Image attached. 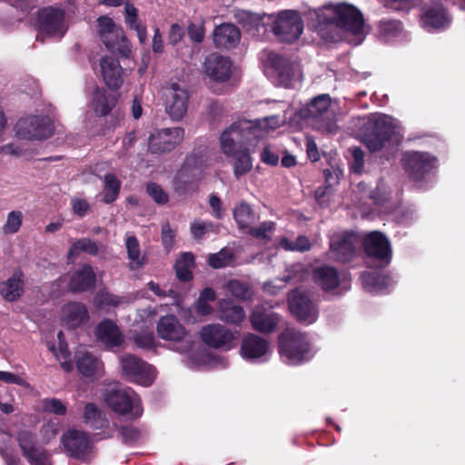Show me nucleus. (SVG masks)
Instances as JSON below:
<instances>
[{
  "instance_id": "50",
  "label": "nucleus",
  "mask_w": 465,
  "mask_h": 465,
  "mask_svg": "<svg viewBox=\"0 0 465 465\" xmlns=\"http://www.w3.org/2000/svg\"><path fill=\"white\" fill-rule=\"evenodd\" d=\"M123 297L110 293L106 290H101L95 297V303L98 307L113 306L116 307L124 303Z\"/></svg>"
},
{
  "instance_id": "64",
  "label": "nucleus",
  "mask_w": 465,
  "mask_h": 465,
  "mask_svg": "<svg viewBox=\"0 0 465 465\" xmlns=\"http://www.w3.org/2000/svg\"><path fill=\"white\" fill-rule=\"evenodd\" d=\"M261 160L264 163L276 165L279 162V156L272 153L269 146H265L261 153Z\"/></svg>"
},
{
  "instance_id": "18",
  "label": "nucleus",
  "mask_w": 465,
  "mask_h": 465,
  "mask_svg": "<svg viewBox=\"0 0 465 465\" xmlns=\"http://www.w3.org/2000/svg\"><path fill=\"white\" fill-rule=\"evenodd\" d=\"M404 168L414 181L421 180L437 166V158L428 153L407 152L403 155Z\"/></svg>"
},
{
  "instance_id": "62",
  "label": "nucleus",
  "mask_w": 465,
  "mask_h": 465,
  "mask_svg": "<svg viewBox=\"0 0 465 465\" xmlns=\"http://www.w3.org/2000/svg\"><path fill=\"white\" fill-rule=\"evenodd\" d=\"M209 204L213 210V217L217 219H222L223 216V213L222 209L221 199L217 195L212 194L209 198Z\"/></svg>"
},
{
  "instance_id": "56",
  "label": "nucleus",
  "mask_w": 465,
  "mask_h": 465,
  "mask_svg": "<svg viewBox=\"0 0 465 465\" xmlns=\"http://www.w3.org/2000/svg\"><path fill=\"white\" fill-rule=\"evenodd\" d=\"M274 223L272 222L262 223L258 227H250L249 233L258 239H269L270 233L273 231Z\"/></svg>"
},
{
  "instance_id": "48",
  "label": "nucleus",
  "mask_w": 465,
  "mask_h": 465,
  "mask_svg": "<svg viewBox=\"0 0 465 465\" xmlns=\"http://www.w3.org/2000/svg\"><path fill=\"white\" fill-rule=\"evenodd\" d=\"M42 407L45 412L63 416L66 414L67 407L64 402L56 398H45L42 401Z\"/></svg>"
},
{
  "instance_id": "16",
  "label": "nucleus",
  "mask_w": 465,
  "mask_h": 465,
  "mask_svg": "<svg viewBox=\"0 0 465 465\" xmlns=\"http://www.w3.org/2000/svg\"><path fill=\"white\" fill-rule=\"evenodd\" d=\"M61 443L70 457L81 460L84 459L93 449L89 433L76 429H70L64 432L61 437Z\"/></svg>"
},
{
  "instance_id": "57",
  "label": "nucleus",
  "mask_w": 465,
  "mask_h": 465,
  "mask_svg": "<svg viewBox=\"0 0 465 465\" xmlns=\"http://www.w3.org/2000/svg\"><path fill=\"white\" fill-rule=\"evenodd\" d=\"M363 288L370 292H377L379 273L365 272L361 276Z\"/></svg>"
},
{
  "instance_id": "60",
  "label": "nucleus",
  "mask_w": 465,
  "mask_h": 465,
  "mask_svg": "<svg viewBox=\"0 0 465 465\" xmlns=\"http://www.w3.org/2000/svg\"><path fill=\"white\" fill-rule=\"evenodd\" d=\"M73 211L80 217L86 215L90 209L88 202L84 199L74 198L71 201Z\"/></svg>"
},
{
  "instance_id": "63",
  "label": "nucleus",
  "mask_w": 465,
  "mask_h": 465,
  "mask_svg": "<svg viewBox=\"0 0 465 465\" xmlns=\"http://www.w3.org/2000/svg\"><path fill=\"white\" fill-rule=\"evenodd\" d=\"M174 238V232L171 228L169 223H165L162 225V241L165 247H169L173 244Z\"/></svg>"
},
{
  "instance_id": "29",
  "label": "nucleus",
  "mask_w": 465,
  "mask_h": 465,
  "mask_svg": "<svg viewBox=\"0 0 465 465\" xmlns=\"http://www.w3.org/2000/svg\"><path fill=\"white\" fill-rule=\"evenodd\" d=\"M25 292V274L21 269H15L12 275L0 286L2 297L9 302L17 301Z\"/></svg>"
},
{
  "instance_id": "59",
  "label": "nucleus",
  "mask_w": 465,
  "mask_h": 465,
  "mask_svg": "<svg viewBox=\"0 0 465 465\" xmlns=\"http://www.w3.org/2000/svg\"><path fill=\"white\" fill-rule=\"evenodd\" d=\"M323 174L325 183L328 186L331 187L339 183V181L342 176V171L339 167H331V169H324Z\"/></svg>"
},
{
  "instance_id": "30",
  "label": "nucleus",
  "mask_w": 465,
  "mask_h": 465,
  "mask_svg": "<svg viewBox=\"0 0 465 465\" xmlns=\"http://www.w3.org/2000/svg\"><path fill=\"white\" fill-rule=\"evenodd\" d=\"M89 320L86 306L78 302H71L62 309V321L69 328L74 329L82 326Z\"/></svg>"
},
{
  "instance_id": "3",
  "label": "nucleus",
  "mask_w": 465,
  "mask_h": 465,
  "mask_svg": "<svg viewBox=\"0 0 465 465\" xmlns=\"http://www.w3.org/2000/svg\"><path fill=\"white\" fill-rule=\"evenodd\" d=\"M404 136L399 122L386 114H374L362 127V140L371 153L398 146Z\"/></svg>"
},
{
  "instance_id": "22",
  "label": "nucleus",
  "mask_w": 465,
  "mask_h": 465,
  "mask_svg": "<svg viewBox=\"0 0 465 465\" xmlns=\"http://www.w3.org/2000/svg\"><path fill=\"white\" fill-rule=\"evenodd\" d=\"M203 69L204 75L211 81L224 83L231 78L232 62L226 56L211 54L205 57Z\"/></svg>"
},
{
  "instance_id": "31",
  "label": "nucleus",
  "mask_w": 465,
  "mask_h": 465,
  "mask_svg": "<svg viewBox=\"0 0 465 465\" xmlns=\"http://www.w3.org/2000/svg\"><path fill=\"white\" fill-rule=\"evenodd\" d=\"M279 320L277 313L267 312L262 306H255L250 318L252 328L263 333L272 332Z\"/></svg>"
},
{
  "instance_id": "4",
  "label": "nucleus",
  "mask_w": 465,
  "mask_h": 465,
  "mask_svg": "<svg viewBox=\"0 0 465 465\" xmlns=\"http://www.w3.org/2000/svg\"><path fill=\"white\" fill-rule=\"evenodd\" d=\"M35 28L37 31L36 39H62L70 26L66 10L60 5H45L35 12Z\"/></svg>"
},
{
  "instance_id": "20",
  "label": "nucleus",
  "mask_w": 465,
  "mask_h": 465,
  "mask_svg": "<svg viewBox=\"0 0 465 465\" xmlns=\"http://www.w3.org/2000/svg\"><path fill=\"white\" fill-rule=\"evenodd\" d=\"M365 252L378 261L381 267L391 261V249L389 240L379 232L369 233L363 240Z\"/></svg>"
},
{
  "instance_id": "40",
  "label": "nucleus",
  "mask_w": 465,
  "mask_h": 465,
  "mask_svg": "<svg viewBox=\"0 0 465 465\" xmlns=\"http://www.w3.org/2000/svg\"><path fill=\"white\" fill-rule=\"evenodd\" d=\"M233 217L241 229L250 228L256 221V215L251 206L242 202L235 206L233 210Z\"/></svg>"
},
{
  "instance_id": "12",
  "label": "nucleus",
  "mask_w": 465,
  "mask_h": 465,
  "mask_svg": "<svg viewBox=\"0 0 465 465\" xmlns=\"http://www.w3.org/2000/svg\"><path fill=\"white\" fill-rule=\"evenodd\" d=\"M15 134L25 140H42L48 138L54 131L49 117L30 115L21 118L15 124Z\"/></svg>"
},
{
  "instance_id": "52",
  "label": "nucleus",
  "mask_w": 465,
  "mask_h": 465,
  "mask_svg": "<svg viewBox=\"0 0 465 465\" xmlns=\"http://www.w3.org/2000/svg\"><path fill=\"white\" fill-rule=\"evenodd\" d=\"M146 192L158 204H165L169 201L167 193L155 183H149L146 185Z\"/></svg>"
},
{
  "instance_id": "33",
  "label": "nucleus",
  "mask_w": 465,
  "mask_h": 465,
  "mask_svg": "<svg viewBox=\"0 0 465 465\" xmlns=\"http://www.w3.org/2000/svg\"><path fill=\"white\" fill-rule=\"evenodd\" d=\"M95 335L98 341L108 349L118 347L124 341L119 328L110 320H104L97 326Z\"/></svg>"
},
{
  "instance_id": "17",
  "label": "nucleus",
  "mask_w": 465,
  "mask_h": 465,
  "mask_svg": "<svg viewBox=\"0 0 465 465\" xmlns=\"http://www.w3.org/2000/svg\"><path fill=\"white\" fill-rule=\"evenodd\" d=\"M183 135L184 131L180 127L156 130L149 137L148 149L152 153L170 152L183 141Z\"/></svg>"
},
{
  "instance_id": "49",
  "label": "nucleus",
  "mask_w": 465,
  "mask_h": 465,
  "mask_svg": "<svg viewBox=\"0 0 465 465\" xmlns=\"http://www.w3.org/2000/svg\"><path fill=\"white\" fill-rule=\"evenodd\" d=\"M401 30V24L399 21L383 20L379 25V32L386 40L397 36Z\"/></svg>"
},
{
  "instance_id": "5",
  "label": "nucleus",
  "mask_w": 465,
  "mask_h": 465,
  "mask_svg": "<svg viewBox=\"0 0 465 465\" xmlns=\"http://www.w3.org/2000/svg\"><path fill=\"white\" fill-rule=\"evenodd\" d=\"M279 351L282 361L291 365L300 364L312 357L308 335L294 329H287L281 334Z\"/></svg>"
},
{
  "instance_id": "10",
  "label": "nucleus",
  "mask_w": 465,
  "mask_h": 465,
  "mask_svg": "<svg viewBox=\"0 0 465 465\" xmlns=\"http://www.w3.org/2000/svg\"><path fill=\"white\" fill-rule=\"evenodd\" d=\"M104 400L106 404L118 414L138 418L143 413L140 399L131 388L112 390L107 392Z\"/></svg>"
},
{
  "instance_id": "41",
  "label": "nucleus",
  "mask_w": 465,
  "mask_h": 465,
  "mask_svg": "<svg viewBox=\"0 0 465 465\" xmlns=\"http://www.w3.org/2000/svg\"><path fill=\"white\" fill-rule=\"evenodd\" d=\"M331 105L329 94H320L314 97L307 105L305 117L318 118L328 111Z\"/></svg>"
},
{
  "instance_id": "6",
  "label": "nucleus",
  "mask_w": 465,
  "mask_h": 465,
  "mask_svg": "<svg viewBox=\"0 0 465 465\" xmlns=\"http://www.w3.org/2000/svg\"><path fill=\"white\" fill-rule=\"evenodd\" d=\"M271 30L282 42L292 43L303 32V22L297 11L282 10L267 15Z\"/></svg>"
},
{
  "instance_id": "25",
  "label": "nucleus",
  "mask_w": 465,
  "mask_h": 465,
  "mask_svg": "<svg viewBox=\"0 0 465 465\" xmlns=\"http://www.w3.org/2000/svg\"><path fill=\"white\" fill-rule=\"evenodd\" d=\"M96 282V275L89 264H83L71 275L68 289L74 293H80L93 289Z\"/></svg>"
},
{
  "instance_id": "34",
  "label": "nucleus",
  "mask_w": 465,
  "mask_h": 465,
  "mask_svg": "<svg viewBox=\"0 0 465 465\" xmlns=\"http://www.w3.org/2000/svg\"><path fill=\"white\" fill-rule=\"evenodd\" d=\"M76 367L78 371L85 377L100 376L103 371L102 361L86 351L75 352Z\"/></svg>"
},
{
  "instance_id": "14",
  "label": "nucleus",
  "mask_w": 465,
  "mask_h": 465,
  "mask_svg": "<svg viewBox=\"0 0 465 465\" xmlns=\"http://www.w3.org/2000/svg\"><path fill=\"white\" fill-rule=\"evenodd\" d=\"M23 456L30 465H52L51 454L37 444L36 436L24 430L16 437Z\"/></svg>"
},
{
  "instance_id": "55",
  "label": "nucleus",
  "mask_w": 465,
  "mask_h": 465,
  "mask_svg": "<svg viewBox=\"0 0 465 465\" xmlns=\"http://www.w3.org/2000/svg\"><path fill=\"white\" fill-rule=\"evenodd\" d=\"M124 22L131 29L141 25L138 19V9L130 1L124 5Z\"/></svg>"
},
{
  "instance_id": "26",
  "label": "nucleus",
  "mask_w": 465,
  "mask_h": 465,
  "mask_svg": "<svg viewBox=\"0 0 465 465\" xmlns=\"http://www.w3.org/2000/svg\"><path fill=\"white\" fill-rule=\"evenodd\" d=\"M100 72L106 85L111 89H118L123 84L124 70L117 59L104 56L100 60Z\"/></svg>"
},
{
  "instance_id": "46",
  "label": "nucleus",
  "mask_w": 465,
  "mask_h": 465,
  "mask_svg": "<svg viewBox=\"0 0 465 465\" xmlns=\"http://www.w3.org/2000/svg\"><path fill=\"white\" fill-rule=\"evenodd\" d=\"M119 437L123 443L133 446L138 443L142 439V432L132 425L121 426L118 429Z\"/></svg>"
},
{
  "instance_id": "47",
  "label": "nucleus",
  "mask_w": 465,
  "mask_h": 465,
  "mask_svg": "<svg viewBox=\"0 0 465 465\" xmlns=\"http://www.w3.org/2000/svg\"><path fill=\"white\" fill-rule=\"evenodd\" d=\"M226 289L232 295L240 300H247L252 295L249 285L238 280L229 281Z\"/></svg>"
},
{
  "instance_id": "24",
  "label": "nucleus",
  "mask_w": 465,
  "mask_h": 465,
  "mask_svg": "<svg viewBox=\"0 0 465 465\" xmlns=\"http://www.w3.org/2000/svg\"><path fill=\"white\" fill-rule=\"evenodd\" d=\"M357 237L353 233H342L334 235L331 240V257L339 262H348L355 254Z\"/></svg>"
},
{
  "instance_id": "15",
  "label": "nucleus",
  "mask_w": 465,
  "mask_h": 465,
  "mask_svg": "<svg viewBox=\"0 0 465 465\" xmlns=\"http://www.w3.org/2000/svg\"><path fill=\"white\" fill-rule=\"evenodd\" d=\"M165 111L174 121L181 120L188 109L189 93L179 84H172L164 88Z\"/></svg>"
},
{
  "instance_id": "58",
  "label": "nucleus",
  "mask_w": 465,
  "mask_h": 465,
  "mask_svg": "<svg viewBox=\"0 0 465 465\" xmlns=\"http://www.w3.org/2000/svg\"><path fill=\"white\" fill-rule=\"evenodd\" d=\"M187 34L192 41L202 43L205 34L204 26L202 23H190L187 26Z\"/></svg>"
},
{
  "instance_id": "2",
  "label": "nucleus",
  "mask_w": 465,
  "mask_h": 465,
  "mask_svg": "<svg viewBox=\"0 0 465 465\" xmlns=\"http://www.w3.org/2000/svg\"><path fill=\"white\" fill-rule=\"evenodd\" d=\"M317 25L316 28L326 41L336 42L341 37L338 35L339 29L351 34L353 40H349L358 45L364 40V24L361 14L354 6L348 4L336 5H326L314 11Z\"/></svg>"
},
{
  "instance_id": "54",
  "label": "nucleus",
  "mask_w": 465,
  "mask_h": 465,
  "mask_svg": "<svg viewBox=\"0 0 465 465\" xmlns=\"http://www.w3.org/2000/svg\"><path fill=\"white\" fill-rule=\"evenodd\" d=\"M281 244L285 250L290 251L304 252L311 248L310 241L306 236H299L294 242L282 240Z\"/></svg>"
},
{
  "instance_id": "8",
  "label": "nucleus",
  "mask_w": 465,
  "mask_h": 465,
  "mask_svg": "<svg viewBox=\"0 0 465 465\" xmlns=\"http://www.w3.org/2000/svg\"><path fill=\"white\" fill-rule=\"evenodd\" d=\"M156 331L159 338L177 343V351L186 353L193 349V336L174 315L162 316L157 322Z\"/></svg>"
},
{
  "instance_id": "1",
  "label": "nucleus",
  "mask_w": 465,
  "mask_h": 465,
  "mask_svg": "<svg viewBox=\"0 0 465 465\" xmlns=\"http://www.w3.org/2000/svg\"><path fill=\"white\" fill-rule=\"evenodd\" d=\"M280 125L278 116L264 118L262 121L240 120L232 124L220 136L223 153L233 158V173L239 178L252 168L251 147L265 137L268 128Z\"/></svg>"
},
{
  "instance_id": "43",
  "label": "nucleus",
  "mask_w": 465,
  "mask_h": 465,
  "mask_svg": "<svg viewBox=\"0 0 465 465\" xmlns=\"http://www.w3.org/2000/svg\"><path fill=\"white\" fill-rule=\"evenodd\" d=\"M120 186V182L114 174L107 173L104 175V202L105 203H112L117 199Z\"/></svg>"
},
{
  "instance_id": "42",
  "label": "nucleus",
  "mask_w": 465,
  "mask_h": 465,
  "mask_svg": "<svg viewBox=\"0 0 465 465\" xmlns=\"http://www.w3.org/2000/svg\"><path fill=\"white\" fill-rule=\"evenodd\" d=\"M194 265V257L191 252H184L175 263L176 276L180 281L188 282L193 278L192 268Z\"/></svg>"
},
{
  "instance_id": "32",
  "label": "nucleus",
  "mask_w": 465,
  "mask_h": 465,
  "mask_svg": "<svg viewBox=\"0 0 465 465\" xmlns=\"http://www.w3.org/2000/svg\"><path fill=\"white\" fill-rule=\"evenodd\" d=\"M240 39V30L232 24H222L213 31V43L217 48H233L239 44Z\"/></svg>"
},
{
  "instance_id": "21",
  "label": "nucleus",
  "mask_w": 465,
  "mask_h": 465,
  "mask_svg": "<svg viewBox=\"0 0 465 465\" xmlns=\"http://www.w3.org/2000/svg\"><path fill=\"white\" fill-rule=\"evenodd\" d=\"M199 179V170L191 167L190 160L187 159L173 180V189L179 197H187L198 190Z\"/></svg>"
},
{
  "instance_id": "37",
  "label": "nucleus",
  "mask_w": 465,
  "mask_h": 465,
  "mask_svg": "<svg viewBox=\"0 0 465 465\" xmlns=\"http://www.w3.org/2000/svg\"><path fill=\"white\" fill-rule=\"evenodd\" d=\"M125 247L131 270H138L147 263V258L144 254H142L139 242L135 236L129 235L126 237Z\"/></svg>"
},
{
  "instance_id": "51",
  "label": "nucleus",
  "mask_w": 465,
  "mask_h": 465,
  "mask_svg": "<svg viewBox=\"0 0 465 465\" xmlns=\"http://www.w3.org/2000/svg\"><path fill=\"white\" fill-rule=\"evenodd\" d=\"M232 256L230 252L222 250L217 253L211 254L208 258L210 266L215 269L227 266L232 262Z\"/></svg>"
},
{
  "instance_id": "7",
  "label": "nucleus",
  "mask_w": 465,
  "mask_h": 465,
  "mask_svg": "<svg viewBox=\"0 0 465 465\" xmlns=\"http://www.w3.org/2000/svg\"><path fill=\"white\" fill-rule=\"evenodd\" d=\"M266 70L272 82L284 88H291L300 78V68L288 57L269 52L266 57Z\"/></svg>"
},
{
  "instance_id": "13",
  "label": "nucleus",
  "mask_w": 465,
  "mask_h": 465,
  "mask_svg": "<svg viewBox=\"0 0 465 465\" xmlns=\"http://www.w3.org/2000/svg\"><path fill=\"white\" fill-rule=\"evenodd\" d=\"M288 303L291 312L299 322L312 324L317 320L318 307L304 291H292L288 295Z\"/></svg>"
},
{
  "instance_id": "36",
  "label": "nucleus",
  "mask_w": 465,
  "mask_h": 465,
  "mask_svg": "<svg viewBox=\"0 0 465 465\" xmlns=\"http://www.w3.org/2000/svg\"><path fill=\"white\" fill-rule=\"evenodd\" d=\"M83 420L93 430H100L109 426L105 414L94 404L87 403L84 406Z\"/></svg>"
},
{
  "instance_id": "45",
  "label": "nucleus",
  "mask_w": 465,
  "mask_h": 465,
  "mask_svg": "<svg viewBox=\"0 0 465 465\" xmlns=\"http://www.w3.org/2000/svg\"><path fill=\"white\" fill-rule=\"evenodd\" d=\"M23 223V213L21 211L14 210L8 213L6 221L3 225V232L5 234H15L16 233Z\"/></svg>"
},
{
  "instance_id": "11",
  "label": "nucleus",
  "mask_w": 465,
  "mask_h": 465,
  "mask_svg": "<svg viewBox=\"0 0 465 465\" xmlns=\"http://www.w3.org/2000/svg\"><path fill=\"white\" fill-rule=\"evenodd\" d=\"M122 374L129 381L143 386H150L155 377L152 365L133 354L123 355L120 358Z\"/></svg>"
},
{
  "instance_id": "19",
  "label": "nucleus",
  "mask_w": 465,
  "mask_h": 465,
  "mask_svg": "<svg viewBox=\"0 0 465 465\" xmlns=\"http://www.w3.org/2000/svg\"><path fill=\"white\" fill-rule=\"evenodd\" d=\"M202 341L209 347L214 349L229 350L235 340L234 333L220 323H213L205 325L202 328Z\"/></svg>"
},
{
  "instance_id": "39",
  "label": "nucleus",
  "mask_w": 465,
  "mask_h": 465,
  "mask_svg": "<svg viewBox=\"0 0 465 465\" xmlns=\"http://www.w3.org/2000/svg\"><path fill=\"white\" fill-rule=\"evenodd\" d=\"M81 252L95 256L99 252V246L94 241L89 238H80L71 241V246L67 253L68 261L74 262Z\"/></svg>"
},
{
  "instance_id": "28",
  "label": "nucleus",
  "mask_w": 465,
  "mask_h": 465,
  "mask_svg": "<svg viewBox=\"0 0 465 465\" xmlns=\"http://www.w3.org/2000/svg\"><path fill=\"white\" fill-rule=\"evenodd\" d=\"M217 317L223 322L239 326L246 318L243 308L231 299H222L217 304Z\"/></svg>"
},
{
  "instance_id": "44",
  "label": "nucleus",
  "mask_w": 465,
  "mask_h": 465,
  "mask_svg": "<svg viewBox=\"0 0 465 465\" xmlns=\"http://www.w3.org/2000/svg\"><path fill=\"white\" fill-rule=\"evenodd\" d=\"M131 339L141 349L150 350L155 346V338L151 331L138 332L136 330H134L132 331Z\"/></svg>"
},
{
  "instance_id": "9",
  "label": "nucleus",
  "mask_w": 465,
  "mask_h": 465,
  "mask_svg": "<svg viewBox=\"0 0 465 465\" xmlns=\"http://www.w3.org/2000/svg\"><path fill=\"white\" fill-rule=\"evenodd\" d=\"M97 25L100 39L109 51L116 52L123 57L130 55L131 44L122 27L116 25L112 18L105 15L97 19Z\"/></svg>"
},
{
  "instance_id": "35",
  "label": "nucleus",
  "mask_w": 465,
  "mask_h": 465,
  "mask_svg": "<svg viewBox=\"0 0 465 465\" xmlns=\"http://www.w3.org/2000/svg\"><path fill=\"white\" fill-rule=\"evenodd\" d=\"M313 279L325 292L335 290L340 284L339 272L331 266L316 267L313 270Z\"/></svg>"
},
{
  "instance_id": "53",
  "label": "nucleus",
  "mask_w": 465,
  "mask_h": 465,
  "mask_svg": "<svg viewBox=\"0 0 465 465\" xmlns=\"http://www.w3.org/2000/svg\"><path fill=\"white\" fill-rule=\"evenodd\" d=\"M364 152L360 147L351 149V160L350 163L351 170L354 173H361L364 168Z\"/></svg>"
},
{
  "instance_id": "61",
  "label": "nucleus",
  "mask_w": 465,
  "mask_h": 465,
  "mask_svg": "<svg viewBox=\"0 0 465 465\" xmlns=\"http://www.w3.org/2000/svg\"><path fill=\"white\" fill-rule=\"evenodd\" d=\"M211 227V223H207L203 221H194L191 225V232L194 238L201 239Z\"/></svg>"
},
{
  "instance_id": "38",
  "label": "nucleus",
  "mask_w": 465,
  "mask_h": 465,
  "mask_svg": "<svg viewBox=\"0 0 465 465\" xmlns=\"http://www.w3.org/2000/svg\"><path fill=\"white\" fill-rule=\"evenodd\" d=\"M90 105L95 114L104 116L111 112L114 100L107 94L105 90L96 88L92 94Z\"/></svg>"
},
{
  "instance_id": "27",
  "label": "nucleus",
  "mask_w": 465,
  "mask_h": 465,
  "mask_svg": "<svg viewBox=\"0 0 465 465\" xmlns=\"http://www.w3.org/2000/svg\"><path fill=\"white\" fill-rule=\"evenodd\" d=\"M421 21L425 27L444 28L450 25V17L440 2H433L425 7Z\"/></svg>"
},
{
  "instance_id": "23",
  "label": "nucleus",
  "mask_w": 465,
  "mask_h": 465,
  "mask_svg": "<svg viewBox=\"0 0 465 465\" xmlns=\"http://www.w3.org/2000/svg\"><path fill=\"white\" fill-rule=\"evenodd\" d=\"M270 353L269 342L253 333H249L242 338L241 344V355L248 361H264Z\"/></svg>"
}]
</instances>
